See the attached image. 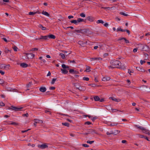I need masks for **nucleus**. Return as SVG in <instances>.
Returning <instances> with one entry per match:
<instances>
[{"label":"nucleus","instance_id":"obj_1","mask_svg":"<svg viewBox=\"0 0 150 150\" xmlns=\"http://www.w3.org/2000/svg\"><path fill=\"white\" fill-rule=\"evenodd\" d=\"M110 63L113 66L112 67L122 69H125V66L123 65L121 66L122 64L119 61L112 60L111 61Z\"/></svg>","mask_w":150,"mask_h":150},{"label":"nucleus","instance_id":"obj_2","mask_svg":"<svg viewBox=\"0 0 150 150\" xmlns=\"http://www.w3.org/2000/svg\"><path fill=\"white\" fill-rule=\"evenodd\" d=\"M22 108V107L18 108L14 106H11V107H8V109L16 111H18L21 110V109Z\"/></svg>","mask_w":150,"mask_h":150},{"label":"nucleus","instance_id":"obj_3","mask_svg":"<svg viewBox=\"0 0 150 150\" xmlns=\"http://www.w3.org/2000/svg\"><path fill=\"white\" fill-rule=\"evenodd\" d=\"M0 67L2 69L8 70L9 69L10 65L9 64L5 65L4 64H2L0 65Z\"/></svg>","mask_w":150,"mask_h":150},{"label":"nucleus","instance_id":"obj_4","mask_svg":"<svg viewBox=\"0 0 150 150\" xmlns=\"http://www.w3.org/2000/svg\"><path fill=\"white\" fill-rule=\"evenodd\" d=\"M26 56L28 59H31L34 57L35 55L32 53H26Z\"/></svg>","mask_w":150,"mask_h":150},{"label":"nucleus","instance_id":"obj_5","mask_svg":"<svg viewBox=\"0 0 150 150\" xmlns=\"http://www.w3.org/2000/svg\"><path fill=\"white\" fill-rule=\"evenodd\" d=\"M38 147L41 149H44L47 148L48 146L46 144H44L42 145H38Z\"/></svg>","mask_w":150,"mask_h":150},{"label":"nucleus","instance_id":"obj_6","mask_svg":"<svg viewBox=\"0 0 150 150\" xmlns=\"http://www.w3.org/2000/svg\"><path fill=\"white\" fill-rule=\"evenodd\" d=\"M102 59L100 57H94L91 58L90 60L91 62H92L93 61H100Z\"/></svg>","mask_w":150,"mask_h":150},{"label":"nucleus","instance_id":"obj_7","mask_svg":"<svg viewBox=\"0 0 150 150\" xmlns=\"http://www.w3.org/2000/svg\"><path fill=\"white\" fill-rule=\"evenodd\" d=\"M149 49V47L146 45H144L142 46V50L143 51H147Z\"/></svg>","mask_w":150,"mask_h":150},{"label":"nucleus","instance_id":"obj_8","mask_svg":"<svg viewBox=\"0 0 150 150\" xmlns=\"http://www.w3.org/2000/svg\"><path fill=\"white\" fill-rule=\"evenodd\" d=\"M142 131L143 133L150 135V131L149 130L146 129L144 127L143 129L142 130Z\"/></svg>","mask_w":150,"mask_h":150},{"label":"nucleus","instance_id":"obj_9","mask_svg":"<svg viewBox=\"0 0 150 150\" xmlns=\"http://www.w3.org/2000/svg\"><path fill=\"white\" fill-rule=\"evenodd\" d=\"M20 66L23 68H25L28 67L27 64L25 63H22L20 64Z\"/></svg>","mask_w":150,"mask_h":150},{"label":"nucleus","instance_id":"obj_10","mask_svg":"<svg viewBox=\"0 0 150 150\" xmlns=\"http://www.w3.org/2000/svg\"><path fill=\"white\" fill-rule=\"evenodd\" d=\"M110 78L108 76H105L102 79V80L103 81H107L110 80Z\"/></svg>","mask_w":150,"mask_h":150},{"label":"nucleus","instance_id":"obj_11","mask_svg":"<svg viewBox=\"0 0 150 150\" xmlns=\"http://www.w3.org/2000/svg\"><path fill=\"white\" fill-rule=\"evenodd\" d=\"M69 72L70 73L74 74H76L78 73V72L76 70H74L73 69H70L69 71Z\"/></svg>","mask_w":150,"mask_h":150},{"label":"nucleus","instance_id":"obj_12","mask_svg":"<svg viewBox=\"0 0 150 150\" xmlns=\"http://www.w3.org/2000/svg\"><path fill=\"white\" fill-rule=\"evenodd\" d=\"M124 40L125 41V42L126 43H129V41L128 40H127L125 38H120L118 39V40Z\"/></svg>","mask_w":150,"mask_h":150},{"label":"nucleus","instance_id":"obj_13","mask_svg":"<svg viewBox=\"0 0 150 150\" xmlns=\"http://www.w3.org/2000/svg\"><path fill=\"white\" fill-rule=\"evenodd\" d=\"M35 122L36 123H42V121L38 119H35Z\"/></svg>","mask_w":150,"mask_h":150},{"label":"nucleus","instance_id":"obj_14","mask_svg":"<svg viewBox=\"0 0 150 150\" xmlns=\"http://www.w3.org/2000/svg\"><path fill=\"white\" fill-rule=\"evenodd\" d=\"M39 90L41 92H45L46 91V89L45 87H42L40 88Z\"/></svg>","mask_w":150,"mask_h":150},{"label":"nucleus","instance_id":"obj_15","mask_svg":"<svg viewBox=\"0 0 150 150\" xmlns=\"http://www.w3.org/2000/svg\"><path fill=\"white\" fill-rule=\"evenodd\" d=\"M61 71H62V73L63 74H66L68 72V70L66 69H61Z\"/></svg>","mask_w":150,"mask_h":150},{"label":"nucleus","instance_id":"obj_16","mask_svg":"<svg viewBox=\"0 0 150 150\" xmlns=\"http://www.w3.org/2000/svg\"><path fill=\"white\" fill-rule=\"evenodd\" d=\"M62 67L63 69H67V70H69V67L64 64H62Z\"/></svg>","mask_w":150,"mask_h":150},{"label":"nucleus","instance_id":"obj_17","mask_svg":"<svg viewBox=\"0 0 150 150\" xmlns=\"http://www.w3.org/2000/svg\"><path fill=\"white\" fill-rule=\"evenodd\" d=\"M42 14L44 15H45L46 16L49 17V14L48 12L46 11H42Z\"/></svg>","mask_w":150,"mask_h":150},{"label":"nucleus","instance_id":"obj_18","mask_svg":"<svg viewBox=\"0 0 150 150\" xmlns=\"http://www.w3.org/2000/svg\"><path fill=\"white\" fill-rule=\"evenodd\" d=\"M110 98L112 100H113L115 101L116 102H119L120 101V100L119 99H117L114 97H110Z\"/></svg>","mask_w":150,"mask_h":150},{"label":"nucleus","instance_id":"obj_19","mask_svg":"<svg viewBox=\"0 0 150 150\" xmlns=\"http://www.w3.org/2000/svg\"><path fill=\"white\" fill-rule=\"evenodd\" d=\"M91 67L90 66H86V70L85 71L86 72H90L91 71Z\"/></svg>","mask_w":150,"mask_h":150},{"label":"nucleus","instance_id":"obj_20","mask_svg":"<svg viewBox=\"0 0 150 150\" xmlns=\"http://www.w3.org/2000/svg\"><path fill=\"white\" fill-rule=\"evenodd\" d=\"M135 127L139 129H141L142 130L143 129V127H141V126H139V125H135V126H134Z\"/></svg>","mask_w":150,"mask_h":150},{"label":"nucleus","instance_id":"obj_21","mask_svg":"<svg viewBox=\"0 0 150 150\" xmlns=\"http://www.w3.org/2000/svg\"><path fill=\"white\" fill-rule=\"evenodd\" d=\"M38 26L39 28H41L42 30H45L46 29V28L43 26L41 25H39Z\"/></svg>","mask_w":150,"mask_h":150},{"label":"nucleus","instance_id":"obj_22","mask_svg":"<svg viewBox=\"0 0 150 150\" xmlns=\"http://www.w3.org/2000/svg\"><path fill=\"white\" fill-rule=\"evenodd\" d=\"M48 36L49 39L50 38V39H54L55 38V36L54 35H48Z\"/></svg>","mask_w":150,"mask_h":150},{"label":"nucleus","instance_id":"obj_23","mask_svg":"<svg viewBox=\"0 0 150 150\" xmlns=\"http://www.w3.org/2000/svg\"><path fill=\"white\" fill-rule=\"evenodd\" d=\"M72 23H74L76 25H77L78 24L77 21L76 20H72L70 22Z\"/></svg>","mask_w":150,"mask_h":150},{"label":"nucleus","instance_id":"obj_24","mask_svg":"<svg viewBox=\"0 0 150 150\" xmlns=\"http://www.w3.org/2000/svg\"><path fill=\"white\" fill-rule=\"evenodd\" d=\"M116 31L117 32H118V31H120L121 32H125V30L122 29H121V28H117L116 30Z\"/></svg>","mask_w":150,"mask_h":150},{"label":"nucleus","instance_id":"obj_25","mask_svg":"<svg viewBox=\"0 0 150 150\" xmlns=\"http://www.w3.org/2000/svg\"><path fill=\"white\" fill-rule=\"evenodd\" d=\"M77 21L78 23L79 24V23L83 22V19L81 18H79Z\"/></svg>","mask_w":150,"mask_h":150},{"label":"nucleus","instance_id":"obj_26","mask_svg":"<svg viewBox=\"0 0 150 150\" xmlns=\"http://www.w3.org/2000/svg\"><path fill=\"white\" fill-rule=\"evenodd\" d=\"M87 19L88 20L90 21H93V18L92 17H90V16H88L87 18Z\"/></svg>","mask_w":150,"mask_h":150},{"label":"nucleus","instance_id":"obj_27","mask_svg":"<svg viewBox=\"0 0 150 150\" xmlns=\"http://www.w3.org/2000/svg\"><path fill=\"white\" fill-rule=\"evenodd\" d=\"M74 86L76 88L78 89H79V88L81 87L79 84L78 83H75Z\"/></svg>","mask_w":150,"mask_h":150},{"label":"nucleus","instance_id":"obj_28","mask_svg":"<svg viewBox=\"0 0 150 150\" xmlns=\"http://www.w3.org/2000/svg\"><path fill=\"white\" fill-rule=\"evenodd\" d=\"M61 56V57L62 59H65V55L64 54H63L62 53H61L59 54Z\"/></svg>","mask_w":150,"mask_h":150},{"label":"nucleus","instance_id":"obj_29","mask_svg":"<svg viewBox=\"0 0 150 150\" xmlns=\"http://www.w3.org/2000/svg\"><path fill=\"white\" fill-rule=\"evenodd\" d=\"M96 23H101L102 24H103L104 23V22L102 20H98L97 22H96Z\"/></svg>","mask_w":150,"mask_h":150},{"label":"nucleus","instance_id":"obj_30","mask_svg":"<svg viewBox=\"0 0 150 150\" xmlns=\"http://www.w3.org/2000/svg\"><path fill=\"white\" fill-rule=\"evenodd\" d=\"M94 99L95 101H98L100 100V98L98 96H96L94 97Z\"/></svg>","mask_w":150,"mask_h":150},{"label":"nucleus","instance_id":"obj_31","mask_svg":"<svg viewBox=\"0 0 150 150\" xmlns=\"http://www.w3.org/2000/svg\"><path fill=\"white\" fill-rule=\"evenodd\" d=\"M56 80L57 79L53 78L52 80V81L51 82V83L52 84H54Z\"/></svg>","mask_w":150,"mask_h":150},{"label":"nucleus","instance_id":"obj_32","mask_svg":"<svg viewBox=\"0 0 150 150\" xmlns=\"http://www.w3.org/2000/svg\"><path fill=\"white\" fill-rule=\"evenodd\" d=\"M79 90L80 91H85L86 90V88L84 87H80L79 88Z\"/></svg>","mask_w":150,"mask_h":150},{"label":"nucleus","instance_id":"obj_33","mask_svg":"<svg viewBox=\"0 0 150 150\" xmlns=\"http://www.w3.org/2000/svg\"><path fill=\"white\" fill-rule=\"evenodd\" d=\"M113 132L114 135H116L120 132V131L117 130L114 131Z\"/></svg>","mask_w":150,"mask_h":150},{"label":"nucleus","instance_id":"obj_34","mask_svg":"<svg viewBox=\"0 0 150 150\" xmlns=\"http://www.w3.org/2000/svg\"><path fill=\"white\" fill-rule=\"evenodd\" d=\"M43 39L45 40H49L48 36H44L43 38Z\"/></svg>","mask_w":150,"mask_h":150},{"label":"nucleus","instance_id":"obj_35","mask_svg":"<svg viewBox=\"0 0 150 150\" xmlns=\"http://www.w3.org/2000/svg\"><path fill=\"white\" fill-rule=\"evenodd\" d=\"M62 124L63 125L67 126H69V123L67 122L62 123Z\"/></svg>","mask_w":150,"mask_h":150},{"label":"nucleus","instance_id":"obj_36","mask_svg":"<svg viewBox=\"0 0 150 150\" xmlns=\"http://www.w3.org/2000/svg\"><path fill=\"white\" fill-rule=\"evenodd\" d=\"M79 44L82 46H84V43H83L82 42L79 41Z\"/></svg>","mask_w":150,"mask_h":150},{"label":"nucleus","instance_id":"obj_37","mask_svg":"<svg viewBox=\"0 0 150 150\" xmlns=\"http://www.w3.org/2000/svg\"><path fill=\"white\" fill-rule=\"evenodd\" d=\"M83 79L84 81H88L89 80V78L88 77H84L83 78Z\"/></svg>","mask_w":150,"mask_h":150},{"label":"nucleus","instance_id":"obj_38","mask_svg":"<svg viewBox=\"0 0 150 150\" xmlns=\"http://www.w3.org/2000/svg\"><path fill=\"white\" fill-rule=\"evenodd\" d=\"M94 142V141H90L88 140L87 141V143L89 144H92V143H93Z\"/></svg>","mask_w":150,"mask_h":150},{"label":"nucleus","instance_id":"obj_39","mask_svg":"<svg viewBox=\"0 0 150 150\" xmlns=\"http://www.w3.org/2000/svg\"><path fill=\"white\" fill-rule=\"evenodd\" d=\"M36 13V12H30L29 13V14L30 15H33Z\"/></svg>","mask_w":150,"mask_h":150},{"label":"nucleus","instance_id":"obj_40","mask_svg":"<svg viewBox=\"0 0 150 150\" xmlns=\"http://www.w3.org/2000/svg\"><path fill=\"white\" fill-rule=\"evenodd\" d=\"M138 136L139 137L141 138H145V137L143 135H140L139 134H137Z\"/></svg>","mask_w":150,"mask_h":150},{"label":"nucleus","instance_id":"obj_41","mask_svg":"<svg viewBox=\"0 0 150 150\" xmlns=\"http://www.w3.org/2000/svg\"><path fill=\"white\" fill-rule=\"evenodd\" d=\"M120 14L123 15L125 16H128V14H126L122 12H121L120 13Z\"/></svg>","mask_w":150,"mask_h":150},{"label":"nucleus","instance_id":"obj_42","mask_svg":"<svg viewBox=\"0 0 150 150\" xmlns=\"http://www.w3.org/2000/svg\"><path fill=\"white\" fill-rule=\"evenodd\" d=\"M118 124L117 123H111L110 125V126H114L117 125Z\"/></svg>","mask_w":150,"mask_h":150},{"label":"nucleus","instance_id":"obj_43","mask_svg":"<svg viewBox=\"0 0 150 150\" xmlns=\"http://www.w3.org/2000/svg\"><path fill=\"white\" fill-rule=\"evenodd\" d=\"M18 125V124L16 122H11V125Z\"/></svg>","mask_w":150,"mask_h":150},{"label":"nucleus","instance_id":"obj_44","mask_svg":"<svg viewBox=\"0 0 150 150\" xmlns=\"http://www.w3.org/2000/svg\"><path fill=\"white\" fill-rule=\"evenodd\" d=\"M80 16L82 17H85L86 16L85 14L83 13H81Z\"/></svg>","mask_w":150,"mask_h":150},{"label":"nucleus","instance_id":"obj_45","mask_svg":"<svg viewBox=\"0 0 150 150\" xmlns=\"http://www.w3.org/2000/svg\"><path fill=\"white\" fill-rule=\"evenodd\" d=\"M17 47L16 46H14L13 47V49L16 52L17 51V49H18Z\"/></svg>","mask_w":150,"mask_h":150},{"label":"nucleus","instance_id":"obj_46","mask_svg":"<svg viewBox=\"0 0 150 150\" xmlns=\"http://www.w3.org/2000/svg\"><path fill=\"white\" fill-rule=\"evenodd\" d=\"M5 105L4 103L2 101H0V106H4Z\"/></svg>","mask_w":150,"mask_h":150},{"label":"nucleus","instance_id":"obj_47","mask_svg":"<svg viewBox=\"0 0 150 150\" xmlns=\"http://www.w3.org/2000/svg\"><path fill=\"white\" fill-rule=\"evenodd\" d=\"M81 30H75V31L77 33H81Z\"/></svg>","mask_w":150,"mask_h":150},{"label":"nucleus","instance_id":"obj_48","mask_svg":"<svg viewBox=\"0 0 150 150\" xmlns=\"http://www.w3.org/2000/svg\"><path fill=\"white\" fill-rule=\"evenodd\" d=\"M146 62L144 60H141L140 61V64L142 65L143 64L145 63Z\"/></svg>","mask_w":150,"mask_h":150},{"label":"nucleus","instance_id":"obj_49","mask_svg":"<svg viewBox=\"0 0 150 150\" xmlns=\"http://www.w3.org/2000/svg\"><path fill=\"white\" fill-rule=\"evenodd\" d=\"M38 50V49L37 48H33L31 49V51H37Z\"/></svg>","mask_w":150,"mask_h":150},{"label":"nucleus","instance_id":"obj_50","mask_svg":"<svg viewBox=\"0 0 150 150\" xmlns=\"http://www.w3.org/2000/svg\"><path fill=\"white\" fill-rule=\"evenodd\" d=\"M83 146L86 147H89V145L87 144H83Z\"/></svg>","mask_w":150,"mask_h":150},{"label":"nucleus","instance_id":"obj_51","mask_svg":"<svg viewBox=\"0 0 150 150\" xmlns=\"http://www.w3.org/2000/svg\"><path fill=\"white\" fill-rule=\"evenodd\" d=\"M63 52L66 55H67L70 54L69 53L67 54V51H63Z\"/></svg>","mask_w":150,"mask_h":150},{"label":"nucleus","instance_id":"obj_52","mask_svg":"<svg viewBox=\"0 0 150 150\" xmlns=\"http://www.w3.org/2000/svg\"><path fill=\"white\" fill-rule=\"evenodd\" d=\"M91 124V122L89 121H87L85 122V124L87 125H90Z\"/></svg>","mask_w":150,"mask_h":150},{"label":"nucleus","instance_id":"obj_53","mask_svg":"<svg viewBox=\"0 0 150 150\" xmlns=\"http://www.w3.org/2000/svg\"><path fill=\"white\" fill-rule=\"evenodd\" d=\"M111 110H112V112H115L118 111V110L117 109H112Z\"/></svg>","mask_w":150,"mask_h":150},{"label":"nucleus","instance_id":"obj_54","mask_svg":"<svg viewBox=\"0 0 150 150\" xmlns=\"http://www.w3.org/2000/svg\"><path fill=\"white\" fill-rule=\"evenodd\" d=\"M7 123L8 125H11V122L12 121H8L6 122Z\"/></svg>","mask_w":150,"mask_h":150},{"label":"nucleus","instance_id":"obj_55","mask_svg":"<svg viewBox=\"0 0 150 150\" xmlns=\"http://www.w3.org/2000/svg\"><path fill=\"white\" fill-rule=\"evenodd\" d=\"M125 30V31H126L129 35L130 34V32L128 30Z\"/></svg>","mask_w":150,"mask_h":150},{"label":"nucleus","instance_id":"obj_56","mask_svg":"<svg viewBox=\"0 0 150 150\" xmlns=\"http://www.w3.org/2000/svg\"><path fill=\"white\" fill-rule=\"evenodd\" d=\"M103 8L105 9H107L109 10L110 9V8L109 7H104V8Z\"/></svg>","mask_w":150,"mask_h":150},{"label":"nucleus","instance_id":"obj_57","mask_svg":"<svg viewBox=\"0 0 150 150\" xmlns=\"http://www.w3.org/2000/svg\"><path fill=\"white\" fill-rule=\"evenodd\" d=\"M108 23H105V24H104V25L105 26V27H107L108 26Z\"/></svg>","mask_w":150,"mask_h":150},{"label":"nucleus","instance_id":"obj_58","mask_svg":"<svg viewBox=\"0 0 150 150\" xmlns=\"http://www.w3.org/2000/svg\"><path fill=\"white\" fill-rule=\"evenodd\" d=\"M137 51V48H134L133 50V52H136Z\"/></svg>","mask_w":150,"mask_h":150},{"label":"nucleus","instance_id":"obj_59","mask_svg":"<svg viewBox=\"0 0 150 150\" xmlns=\"http://www.w3.org/2000/svg\"><path fill=\"white\" fill-rule=\"evenodd\" d=\"M50 75H51V73H50V71H49V72H48V74H47V76H50Z\"/></svg>","mask_w":150,"mask_h":150},{"label":"nucleus","instance_id":"obj_60","mask_svg":"<svg viewBox=\"0 0 150 150\" xmlns=\"http://www.w3.org/2000/svg\"><path fill=\"white\" fill-rule=\"evenodd\" d=\"M4 73H5L4 71L0 70V73H1L2 75H4Z\"/></svg>","mask_w":150,"mask_h":150},{"label":"nucleus","instance_id":"obj_61","mask_svg":"<svg viewBox=\"0 0 150 150\" xmlns=\"http://www.w3.org/2000/svg\"><path fill=\"white\" fill-rule=\"evenodd\" d=\"M140 71L143 72H144L145 71L144 69H140Z\"/></svg>","mask_w":150,"mask_h":150},{"label":"nucleus","instance_id":"obj_62","mask_svg":"<svg viewBox=\"0 0 150 150\" xmlns=\"http://www.w3.org/2000/svg\"><path fill=\"white\" fill-rule=\"evenodd\" d=\"M73 17H74L73 16H69L68 17V18L69 19L73 18Z\"/></svg>","mask_w":150,"mask_h":150},{"label":"nucleus","instance_id":"obj_63","mask_svg":"<svg viewBox=\"0 0 150 150\" xmlns=\"http://www.w3.org/2000/svg\"><path fill=\"white\" fill-rule=\"evenodd\" d=\"M94 81H96V82H97L98 81V78H95Z\"/></svg>","mask_w":150,"mask_h":150},{"label":"nucleus","instance_id":"obj_64","mask_svg":"<svg viewBox=\"0 0 150 150\" xmlns=\"http://www.w3.org/2000/svg\"><path fill=\"white\" fill-rule=\"evenodd\" d=\"M50 89L51 90H54L55 89V87H51L50 88Z\"/></svg>","mask_w":150,"mask_h":150}]
</instances>
